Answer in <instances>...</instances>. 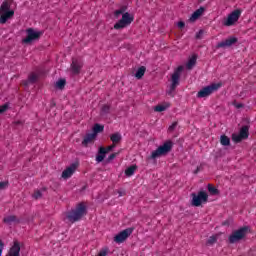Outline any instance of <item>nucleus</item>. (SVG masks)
<instances>
[{
  "label": "nucleus",
  "instance_id": "f257e3e1",
  "mask_svg": "<svg viewBox=\"0 0 256 256\" xmlns=\"http://www.w3.org/2000/svg\"><path fill=\"white\" fill-rule=\"evenodd\" d=\"M127 11V6H122L120 9L114 11V17H119L122 15V18L114 24V29H125L134 21L133 15H130Z\"/></svg>",
  "mask_w": 256,
  "mask_h": 256
},
{
  "label": "nucleus",
  "instance_id": "f03ea898",
  "mask_svg": "<svg viewBox=\"0 0 256 256\" xmlns=\"http://www.w3.org/2000/svg\"><path fill=\"white\" fill-rule=\"evenodd\" d=\"M87 215V206L83 202L76 205L74 209L66 212V219L69 223H77Z\"/></svg>",
  "mask_w": 256,
  "mask_h": 256
},
{
  "label": "nucleus",
  "instance_id": "7ed1b4c3",
  "mask_svg": "<svg viewBox=\"0 0 256 256\" xmlns=\"http://www.w3.org/2000/svg\"><path fill=\"white\" fill-rule=\"evenodd\" d=\"M249 233V227L244 226L239 228L238 230H234L230 236L228 237V242L230 245H234V243H239V241H243L247 237Z\"/></svg>",
  "mask_w": 256,
  "mask_h": 256
},
{
  "label": "nucleus",
  "instance_id": "20e7f679",
  "mask_svg": "<svg viewBox=\"0 0 256 256\" xmlns=\"http://www.w3.org/2000/svg\"><path fill=\"white\" fill-rule=\"evenodd\" d=\"M181 73H183V66H178L171 76V85L170 90L168 91V95L170 97H175L173 92L175 89H177V87H179V81H181Z\"/></svg>",
  "mask_w": 256,
  "mask_h": 256
},
{
  "label": "nucleus",
  "instance_id": "39448f33",
  "mask_svg": "<svg viewBox=\"0 0 256 256\" xmlns=\"http://www.w3.org/2000/svg\"><path fill=\"white\" fill-rule=\"evenodd\" d=\"M223 84L221 83H212L206 87H203L201 90L198 91L196 94V97L198 99H205L207 97H210V95H213L215 91H219L221 89Z\"/></svg>",
  "mask_w": 256,
  "mask_h": 256
},
{
  "label": "nucleus",
  "instance_id": "423d86ee",
  "mask_svg": "<svg viewBox=\"0 0 256 256\" xmlns=\"http://www.w3.org/2000/svg\"><path fill=\"white\" fill-rule=\"evenodd\" d=\"M41 35H43V32L36 31L33 28H27L26 37L22 39V43H24V45H30V43H33L34 41H39L41 39Z\"/></svg>",
  "mask_w": 256,
  "mask_h": 256
},
{
  "label": "nucleus",
  "instance_id": "0eeeda50",
  "mask_svg": "<svg viewBox=\"0 0 256 256\" xmlns=\"http://www.w3.org/2000/svg\"><path fill=\"white\" fill-rule=\"evenodd\" d=\"M173 149V142L166 141L163 145L159 146L156 150H154L151 154L152 159H157V157H161V155H167Z\"/></svg>",
  "mask_w": 256,
  "mask_h": 256
},
{
  "label": "nucleus",
  "instance_id": "6e6552de",
  "mask_svg": "<svg viewBox=\"0 0 256 256\" xmlns=\"http://www.w3.org/2000/svg\"><path fill=\"white\" fill-rule=\"evenodd\" d=\"M191 196L193 207H201L202 203L209 201V195L205 191H200L198 194L192 193Z\"/></svg>",
  "mask_w": 256,
  "mask_h": 256
},
{
  "label": "nucleus",
  "instance_id": "1a4fd4ad",
  "mask_svg": "<svg viewBox=\"0 0 256 256\" xmlns=\"http://www.w3.org/2000/svg\"><path fill=\"white\" fill-rule=\"evenodd\" d=\"M239 17H241V10L236 9L228 15L227 19L224 20L223 25L225 27H231L239 21Z\"/></svg>",
  "mask_w": 256,
  "mask_h": 256
},
{
  "label": "nucleus",
  "instance_id": "9d476101",
  "mask_svg": "<svg viewBox=\"0 0 256 256\" xmlns=\"http://www.w3.org/2000/svg\"><path fill=\"white\" fill-rule=\"evenodd\" d=\"M245 139H249V126H243L239 134H232V141H234V143H241V141Z\"/></svg>",
  "mask_w": 256,
  "mask_h": 256
},
{
  "label": "nucleus",
  "instance_id": "9b49d317",
  "mask_svg": "<svg viewBox=\"0 0 256 256\" xmlns=\"http://www.w3.org/2000/svg\"><path fill=\"white\" fill-rule=\"evenodd\" d=\"M133 231V228H127L121 231L114 237L115 243H124V241H127V238L133 234Z\"/></svg>",
  "mask_w": 256,
  "mask_h": 256
},
{
  "label": "nucleus",
  "instance_id": "f8f14e48",
  "mask_svg": "<svg viewBox=\"0 0 256 256\" xmlns=\"http://www.w3.org/2000/svg\"><path fill=\"white\" fill-rule=\"evenodd\" d=\"M238 39L237 37H230L224 41H221L217 44V49H225V47H231L237 43Z\"/></svg>",
  "mask_w": 256,
  "mask_h": 256
},
{
  "label": "nucleus",
  "instance_id": "ddd939ff",
  "mask_svg": "<svg viewBox=\"0 0 256 256\" xmlns=\"http://www.w3.org/2000/svg\"><path fill=\"white\" fill-rule=\"evenodd\" d=\"M6 256H21V245L18 241H14Z\"/></svg>",
  "mask_w": 256,
  "mask_h": 256
},
{
  "label": "nucleus",
  "instance_id": "4468645a",
  "mask_svg": "<svg viewBox=\"0 0 256 256\" xmlns=\"http://www.w3.org/2000/svg\"><path fill=\"white\" fill-rule=\"evenodd\" d=\"M81 69H83V62L73 59L71 63V71L73 75H79V73H81Z\"/></svg>",
  "mask_w": 256,
  "mask_h": 256
},
{
  "label": "nucleus",
  "instance_id": "2eb2a0df",
  "mask_svg": "<svg viewBox=\"0 0 256 256\" xmlns=\"http://www.w3.org/2000/svg\"><path fill=\"white\" fill-rule=\"evenodd\" d=\"M15 15L14 10H8L4 12H0V23L1 25H5L9 19H11Z\"/></svg>",
  "mask_w": 256,
  "mask_h": 256
},
{
  "label": "nucleus",
  "instance_id": "dca6fc26",
  "mask_svg": "<svg viewBox=\"0 0 256 256\" xmlns=\"http://www.w3.org/2000/svg\"><path fill=\"white\" fill-rule=\"evenodd\" d=\"M77 170V164H71L68 168H66L62 172V179H70V177H73V173Z\"/></svg>",
  "mask_w": 256,
  "mask_h": 256
},
{
  "label": "nucleus",
  "instance_id": "f3484780",
  "mask_svg": "<svg viewBox=\"0 0 256 256\" xmlns=\"http://www.w3.org/2000/svg\"><path fill=\"white\" fill-rule=\"evenodd\" d=\"M203 13H205V8L200 7L199 9L193 12V14L190 17V21H197V19H199L203 15Z\"/></svg>",
  "mask_w": 256,
  "mask_h": 256
},
{
  "label": "nucleus",
  "instance_id": "a211bd4d",
  "mask_svg": "<svg viewBox=\"0 0 256 256\" xmlns=\"http://www.w3.org/2000/svg\"><path fill=\"white\" fill-rule=\"evenodd\" d=\"M121 139H123V136L119 132L110 135V141H112L113 145L117 146V144L121 143Z\"/></svg>",
  "mask_w": 256,
  "mask_h": 256
},
{
  "label": "nucleus",
  "instance_id": "6ab92c4d",
  "mask_svg": "<svg viewBox=\"0 0 256 256\" xmlns=\"http://www.w3.org/2000/svg\"><path fill=\"white\" fill-rule=\"evenodd\" d=\"M96 137L97 136H95V134L93 133L86 134L82 141V145H84V147H87L88 143H92Z\"/></svg>",
  "mask_w": 256,
  "mask_h": 256
},
{
  "label": "nucleus",
  "instance_id": "aec40b11",
  "mask_svg": "<svg viewBox=\"0 0 256 256\" xmlns=\"http://www.w3.org/2000/svg\"><path fill=\"white\" fill-rule=\"evenodd\" d=\"M3 223H6V225H11L12 223H19V220L17 219V216L10 215V216L4 217Z\"/></svg>",
  "mask_w": 256,
  "mask_h": 256
},
{
  "label": "nucleus",
  "instance_id": "412c9836",
  "mask_svg": "<svg viewBox=\"0 0 256 256\" xmlns=\"http://www.w3.org/2000/svg\"><path fill=\"white\" fill-rule=\"evenodd\" d=\"M5 11H12L11 10V1H9V0H5L4 2H2L1 6H0V13H3Z\"/></svg>",
  "mask_w": 256,
  "mask_h": 256
},
{
  "label": "nucleus",
  "instance_id": "4be33fe9",
  "mask_svg": "<svg viewBox=\"0 0 256 256\" xmlns=\"http://www.w3.org/2000/svg\"><path fill=\"white\" fill-rule=\"evenodd\" d=\"M197 64V56L193 55L189 60L188 63L186 64L187 69L191 70L195 65Z\"/></svg>",
  "mask_w": 256,
  "mask_h": 256
},
{
  "label": "nucleus",
  "instance_id": "5701e85b",
  "mask_svg": "<svg viewBox=\"0 0 256 256\" xmlns=\"http://www.w3.org/2000/svg\"><path fill=\"white\" fill-rule=\"evenodd\" d=\"M145 71H147V68L145 66L139 67L135 73L136 79H143V76L145 75Z\"/></svg>",
  "mask_w": 256,
  "mask_h": 256
},
{
  "label": "nucleus",
  "instance_id": "b1692460",
  "mask_svg": "<svg viewBox=\"0 0 256 256\" xmlns=\"http://www.w3.org/2000/svg\"><path fill=\"white\" fill-rule=\"evenodd\" d=\"M105 129V126L101 124H94L93 126V133L96 137L98 133H103V130Z\"/></svg>",
  "mask_w": 256,
  "mask_h": 256
},
{
  "label": "nucleus",
  "instance_id": "393cba45",
  "mask_svg": "<svg viewBox=\"0 0 256 256\" xmlns=\"http://www.w3.org/2000/svg\"><path fill=\"white\" fill-rule=\"evenodd\" d=\"M220 143L221 145H223L224 147H229V145H231V139H229L228 136L226 135H222L220 137Z\"/></svg>",
  "mask_w": 256,
  "mask_h": 256
},
{
  "label": "nucleus",
  "instance_id": "a878e982",
  "mask_svg": "<svg viewBox=\"0 0 256 256\" xmlns=\"http://www.w3.org/2000/svg\"><path fill=\"white\" fill-rule=\"evenodd\" d=\"M135 171H137V166L132 165V166L128 167L125 170L126 177H132V175H135Z\"/></svg>",
  "mask_w": 256,
  "mask_h": 256
},
{
  "label": "nucleus",
  "instance_id": "bb28decb",
  "mask_svg": "<svg viewBox=\"0 0 256 256\" xmlns=\"http://www.w3.org/2000/svg\"><path fill=\"white\" fill-rule=\"evenodd\" d=\"M28 81L29 83H37V81H39V75H37L36 73H30L28 76Z\"/></svg>",
  "mask_w": 256,
  "mask_h": 256
},
{
  "label": "nucleus",
  "instance_id": "cd10ccee",
  "mask_svg": "<svg viewBox=\"0 0 256 256\" xmlns=\"http://www.w3.org/2000/svg\"><path fill=\"white\" fill-rule=\"evenodd\" d=\"M117 146L115 144H111L108 147H100L99 148V153H109V151H111L112 149H115Z\"/></svg>",
  "mask_w": 256,
  "mask_h": 256
},
{
  "label": "nucleus",
  "instance_id": "c85d7f7f",
  "mask_svg": "<svg viewBox=\"0 0 256 256\" xmlns=\"http://www.w3.org/2000/svg\"><path fill=\"white\" fill-rule=\"evenodd\" d=\"M208 191H209V193H211V195H218L219 194V190L211 184H208Z\"/></svg>",
  "mask_w": 256,
  "mask_h": 256
},
{
  "label": "nucleus",
  "instance_id": "c756f323",
  "mask_svg": "<svg viewBox=\"0 0 256 256\" xmlns=\"http://www.w3.org/2000/svg\"><path fill=\"white\" fill-rule=\"evenodd\" d=\"M67 81H65V79H60L56 82V87L58 89H63L66 85Z\"/></svg>",
  "mask_w": 256,
  "mask_h": 256
},
{
  "label": "nucleus",
  "instance_id": "7c9ffc66",
  "mask_svg": "<svg viewBox=\"0 0 256 256\" xmlns=\"http://www.w3.org/2000/svg\"><path fill=\"white\" fill-rule=\"evenodd\" d=\"M167 107H169V105H157L155 106L154 111H156L157 113H162V111H166Z\"/></svg>",
  "mask_w": 256,
  "mask_h": 256
},
{
  "label": "nucleus",
  "instance_id": "2f4dec72",
  "mask_svg": "<svg viewBox=\"0 0 256 256\" xmlns=\"http://www.w3.org/2000/svg\"><path fill=\"white\" fill-rule=\"evenodd\" d=\"M206 243L207 245H215L217 243V236H210Z\"/></svg>",
  "mask_w": 256,
  "mask_h": 256
},
{
  "label": "nucleus",
  "instance_id": "473e14b6",
  "mask_svg": "<svg viewBox=\"0 0 256 256\" xmlns=\"http://www.w3.org/2000/svg\"><path fill=\"white\" fill-rule=\"evenodd\" d=\"M32 197L33 199H41V197H43V193L41 190H35Z\"/></svg>",
  "mask_w": 256,
  "mask_h": 256
},
{
  "label": "nucleus",
  "instance_id": "72a5a7b5",
  "mask_svg": "<svg viewBox=\"0 0 256 256\" xmlns=\"http://www.w3.org/2000/svg\"><path fill=\"white\" fill-rule=\"evenodd\" d=\"M105 155H107V153H99L97 156H96V161L98 163H101L104 159H105Z\"/></svg>",
  "mask_w": 256,
  "mask_h": 256
},
{
  "label": "nucleus",
  "instance_id": "f704fd0d",
  "mask_svg": "<svg viewBox=\"0 0 256 256\" xmlns=\"http://www.w3.org/2000/svg\"><path fill=\"white\" fill-rule=\"evenodd\" d=\"M7 187H9L8 181L0 182V191L7 189Z\"/></svg>",
  "mask_w": 256,
  "mask_h": 256
},
{
  "label": "nucleus",
  "instance_id": "c9c22d12",
  "mask_svg": "<svg viewBox=\"0 0 256 256\" xmlns=\"http://www.w3.org/2000/svg\"><path fill=\"white\" fill-rule=\"evenodd\" d=\"M177 125V122H173L172 125L169 126L168 131L172 133V131H175V129H177Z\"/></svg>",
  "mask_w": 256,
  "mask_h": 256
},
{
  "label": "nucleus",
  "instance_id": "e433bc0d",
  "mask_svg": "<svg viewBox=\"0 0 256 256\" xmlns=\"http://www.w3.org/2000/svg\"><path fill=\"white\" fill-rule=\"evenodd\" d=\"M8 109H9V104H4L0 106V114L5 113V111H7Z\"/></svg>",
  "mask_w": 256,
  "mask_h": 256
},
{
  "label": "nucleus",
  "instance_id": "4c0bfd02",
  "mask_svg": "<svg viewBox=\"0 0 256 256\" xmlns=\"http://www.w3.org/2000/svg\"><path fill=\"white\" fill-rule=\"evenodd\" d=\"M110 109H111V107L109 105H104L102 107L101 111H102V113L107 114V113H109Z\"/></svg>",
  "mask_w": 256,
  "mask_h": 256
},
{
  "label": "nucleus",
  "instance_id": "58836bf2",
  "mask_svg": "<svg viewBox=\"0 0 256 256\" xmlns=\"http://www.w3.org/2000/svg\"><path fill=\"white\" fill-rule=\"evenodd\" d=\"M3 249H5V243H3V241L0 240V256L3 255Z\"/></svg>",
  "mask_w": 256,
  "mask_h": 256
},
{
  "label": "nucleus",
  "instance_id": "ea45409f",
  "mask_svg": "<svg viewBox=\"0 0 256 256\" xmlns=\"http://www.w3.org/2000/svg\"><path fill=\"white\" fill-rule=\"evenodd\" d=\"M115 157H117V153L110 154L108 157V161H113V159H115Z\"/></svg>",
  "mask_w": 256,
  "mask_h": 256
},
{
  "label": "nucleus",
  "instance_id": "a19ab883",
  "mask_svg": "<svg viewBox=\"0 0 256 256\" xmlns=\"http://www.w3.org/2000/svg\"><path fill=\"white\" fill-rule=\"evenodd\" d=\"M119 197H125L126 192L125 190H118Z\"/></svg>",
  "mask_w": 256,
  "mask_h": 256
},
{
  "label": "nucleus",
  "instance_id": "79ce46f5",
  "mask_svg": "<svg viewBox=\"0 0 256 256\" xmlns=\"http://www.w3.org/2000/svg\"><path fill=\"white\" fill-rule=\"evenodd\" d=\"M29 83H31V82H29V79L22 81V85H23L24 87H29Z\"/></svg>",
  "mask_w": 256,
  "mask_h": 256
},
{
  "label": "nucleus",
  "instance_id": "37998d69",
  "mask_svg": "<svg viewBox=\"0 0 256 256\" xmlns=\"http://www.w3.org/2000/svg\"><path fill=\"white\" fill-rule=\"evenodd\" d=\"M178 27L179 29H183V27H185V22L183 21L178 22Z\"/></svg>",
  "mask_w": 256,
  "mask_h": 256
},
{
  "label": "nucleus",
  "instance_id": "c03bdc74",
  "mask_svg": "<svg viewBox=\"0 0 256 256\" xmlns=\"http://www.w3.org/2000/svg\"><path fill=\"white\" fill-rule=\"evenodd\" d=\"M201 35H203V30H200V31L196 34V39H201Z\"/></svg>",
  "mask_w": 256,
  "mask_h": 256
},
{
  "label": "nucleus",
  "instance_id": "a18cd8bd",
  "mask_svg": "<svg viewBox=\"0 0 256 256\" xmlns=\"http://www.w3.org/2000/svg\"><path fill=\"white\" fill-rule=\"evenodd\" d=\"M235 107H236L237 109H242L243 104H236Z\"/></svg>",
  "mask_w": 256,
  "mask_h": 256
},
{
  "label": "nucleus",
  "instance_id": "49530a36",
  "mask_svg": "<svg viewBox=\"0 0 256 256\" xmlns=\"http://www.w3.org/2000/svg\"><path fill=\"white\" fill-rule=\"evenodd\" d=\"M199 171H200V168L197 167L196 170L194 171V174L197 175V173H199Z\"/></svg>",
  "mask_w": 256,
  "mask_h": 256
}]
</instances>
